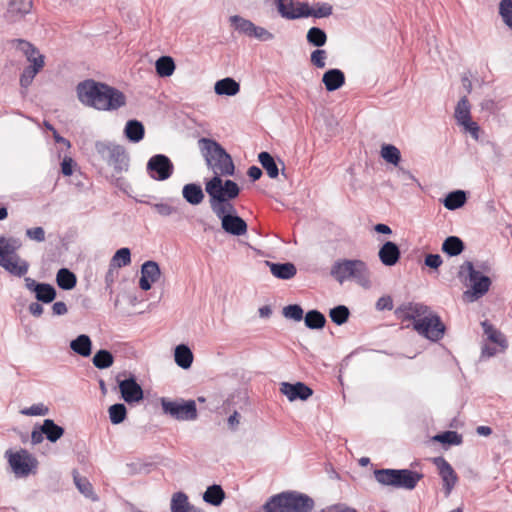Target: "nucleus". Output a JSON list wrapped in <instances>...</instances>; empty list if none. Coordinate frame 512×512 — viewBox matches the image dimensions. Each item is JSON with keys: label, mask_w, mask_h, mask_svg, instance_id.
I'll list each match as a JSON object with an SVG mask.
<instances>
[{"label": "nucleus", "mask_w": 512, "mask_h": 512, "mask_svg": "<svg viewBox=\"0 0 512 512\" xmlns=\"http://www.w3.org/2000/svg\"><path fill=\"white\" fill-rule=\"evenodd\" d=\"M79 101L99 111H114L126 105V96L120 90L93 79L76 86Z\"/></svg>", "instance_id": "nucleus-1"}, {"label": "nucleus", "mask_w": 512, "mask_h": 512, "mask_svg": "<svg viewBox=\"0 0 512 512\" xmlns=\"http://www.w3.org/2000/svg\"><path fill=\"white\" fill-rule=\"evenodd\" d=\"M205 191L209 196V205L212 212L222 221L225 216L237 213L231 200L240 194V187L232 180L223 181L222 178L212 177L205 183Z\"/></svg>", "instance_id": "nucleus-2"}, {"label": "nucleus", "mask_w": 512, "mask_h": 512, "mask_svg": "<svg viewBox=\"0 0 512 512\" xmlns=\"http://www.w3.org/2000/svg\"><path fill=\"white\" fill-rule=\"evenodd\" d=\"M198 145L206 165L214 173L213 177L221 178L234 175L235 166L232 157L218 142L209 138H201L198 140Z\"/></svg>", "instance_id": "nucleus-3"}, {"label": "nucleus", "mask_w": 512, "mask_h": 512, "mask_svg": "<svg viewBox=\"0 0 512 512\" xmlns=\"http://www.w3.org/2000/svg\"><path fill=\"white\" fill-rule=\"evenodd\" d=\"M314 500L297 491H287L268 499L263 508L265 512H311Z\"/></svg>", "instance_id": "nucleus-4"}, {"label": "nucleus", "mask_w": 512, "mask_h": 512, "mask_svg": "<svg viewBox=\"0 0 512 512\" xmlns=\"http://www.w3.org/2000/svg\"><path fill=\"white\" fill-rule=\"evenodd\" d=\"M330 274L340 284L348 279L355 280L359 285L368 287L370 274L366 263L358 259H342L334 262Z\"/></svg>", "instance_id": "nucleus-5"}, {"label": "nucleus", "mask_w": 512, "mask_h": 512, "mask_svg": "<svg viewBox=\"0 0 512 512\" xmlns=\"http://www.w3.org/2000/svg\"><path fill=\"white\" fill-rule=\"evenodd\" d=\"M20 246L14 238L0 237V266L17 277L24 276L29 269L28 262L17 254Z\"/></svg>", "instance_id": "nucleus-6"}, {"label": "nucleus", "mask_w": 512, "mask_h": 512, "mask_svg": "<svg viewBox=\"0 0 512 512\" xmlns=\"http://www.w3.org/2000/svg\"><path fill=\"white\" fill-rule=\"evenodd\" d=\"M374 477L383 486L413 490L423 478V474L409 469H378Z\"/></svg>", "instance_id": "nucleus-7"}, {"label": "nucleus", "mask_w": 512, "mask_h": 512, "mask_svg": "<svg viewBox=\"0 0 512 512\" xmlns=\"http://www.w3.org/2000/svg\"><path fill=\"white\" fill-rule=\"evenodd\" d=\"M458 276L469 282L470 289L464 292V297L475 301L484 296L491 286V280L476 270L471 261H465L459 268Z\"/></svg>", "instance_id": "nucleus-8"}, {"label": "nucleus", "mask_w": 512, "mask_h": 512, "mask_svg": "<svg viewBox=\"0 0 512 512\" xmlns=\"http://www.w3.org/2000/svg\"><path fill=\"white\" fill-rule=\"evenodd\" d=\"M95 150L99 158L113 167L117 174L128 170L129 157L123 146L106 141H97Z\"/></svg>", "instance_id": "nucleus-9"}, {"label": "nucleus", "mask_w": 512, "mask_h": 512, "mask_svg": "<svg viewBox=\"0 0 512 512\" xmlns=\"http://www.w3.org/2000/svg\"><path fill=\"white\" fill-rule=\"evenodd\" d=\"M161 407L165 414L178 421H193L198 417L194 400L162 398Z\"/></svg>", "instance_id": "nucleus-10"}, {"label": "nucleus", "mask_w": 512, "mask_h": 512, "mask_svg": "<svg viewBox=\"0 0 512 512\" xmlns=\"http://www.w3.org/2000/svg\"><path fill=\"white\" fill-rule=\"evenodd\" d=\"M413 329L421 336L431 340L438 341L443 338L445 325L440 317L433 311L417 323H413Z\"/></svg>", "instance_id": "nucleus-11"}, {"label": "nucleus", "mask_w": 512, "mask_h": 512, "mask_svg": "<svg viewBox=\"0 0 512 512\" xmlns=\"http://www.w3.org/2000/svg\"><path fill=\"white\" fill-rule=\"evenodd\" d=\"M9 465L18 477H26L37 467V460L26 450L6 452Z\"/></svg>", "instance_id": "nucleus-12"}, {"label": "nucleus", "mask_w": 512, "mask_h": 512, "mask_svg": "<svg viewBox=\"0 0 512 512\" xmlns=\"http://www.w3.org/2000/svg\"><path fill=\"white\" fill-rule=\"evenodd\" d=\"M147 172L152 179L165 181L172 176L174 165L166 155L156 154L148 160Z\"/></svg>", "instance_id": "nucleus-13"}, {"label": "nucleus", "mask_w": 512, "mask_h": 512, "mask_svg": "<svg viewBox=\"0 0 512 512\" xmlns=\"http://www.w3.org/2000/svg\"><path fill=\"white\" fill-rule=\"evenodd\" d=\"M121 397L126 403H136L143 399V389L136 382L134 376L128 379L120 380V374L116 377Z\"/></svg>", "instance_id": "nucleus-14"}, {"label": "nucleus", "mask_w": 512, "mask_h": 512, "mask_svg": "<svg viewBox=\"0 0 512 512\" xmlns=\"http://www.w3.org/2000/svg\"><path fill=\"white\" fill-rule=\"evenodd\" d=\"M432 310L421 303H407L399 306L395 310V315L403 320H413V323H417L420 319L425 318L430 314Z\"/></svg>", "instance_id": "nucleus-15"}, {"label": "nucleus", "mask_w": 512, "mask_h": 512, "mask_svg": "<svg viewBox=\"0 0 512 512\" xmlns=\"http://www.w3.org/2000/svg\"><path fill=\"white\" fill-rule=\"evenodd\" d=\"M433 463L437 467L443 481L445 495L449 496L458 481V476L452 466L443 457L434 458Z\"/></svg>", "instance_id": "nucleus-16"}, {"label": "nucleus", "mask_w": 512, "mask_h": 512, "mask_svg": "<svg viewBox=\"0 0 512 512\" xmlns=\"http://www.w3.org/2000/svg\"><path fill=\"white\" fill-rule=\"evenodd\" d=\"M278 13L281 17L289 20L311 17V6L307 2H296L295 9H288L284 0H275Z\"/></svg>", "instance_id": "nucleus-17"}, {"label": "nucleus", "mask_w": 512, "mask_h": 512, "mask_svg": "<svg viewBox=\"0 0 512 512\" xmlns=\"http://www.w3.org/2000/svg\"><path fill=\"white\" fill-rule=\"evenodd\" d=\"M161 277V270L157 262L149 260L141 266V277L139 280V287L148 291L151 289L152 284L158 282Z\"/></svg>", "instance_id": "nucleus-18"}, {"label": "nucleus", "mask_w": 512, "mask_h": 512, "mask_svg": "<svg viewBox=\"0 0 512 512\" xmlns=\"http://www.w3.org/2000/svg\"><path fill=\"white\" fill-rule=\"evenodd\" d=\"M280 391L289 401H295L297 399L305 401L313 394V390L302 382L295 384L283 382Z\"/></svg>", "instance_id": "nucleus-19"}, {"label": "nucleus", "mask_w": 512, "mask_h": 512, "mask_svg": "<svg viewBox=\"0 0 512 512\" xmlns=\"http://www.w3.org/2000/svg\"><path fill=\"white\" fill-rule=\"evenodd\" d=\"M222 229L231 235L242 236L247 232V223L237 215L225 216L221 221Z\"/></svg>", "instance_id": "nucleus-20"}, {"label": "nucleus", "mask_w": 512, "mask_h": 512, "mask_svg": "<svg viewBox=\"0 0 512 512\" xmlns=\"http://www.w3.org/2000/svg\"><path fill=\"white\" fill-rule=\"evenodd\" d=\"M11 44L27 58L30 64H35L39 58L44 60V55L32 43L26 40L14 39L11 41Z\"/></svg>", "instance_id": "nucleus-21"}, {"label": "nucleus", "mask_w": 512, "mask_h": 512, "mask_svg": "<svg viewBox=\"0 0 512 512\" xmlns=\"http://www.w3.org/2000/svg\"><path fill=\"white\" fill-rule=\"evenodd\" d=\"M378 256L382 264L385 266H393L400 258L399 247L394 242L387 241L379 249Z\"/></svg>", "instance_id": "nucleus-22"}, {"label": "nucleus", "mask_w": 512, "mask_h": 512, "mask_svg": "<svg viewBox=\"0 0 512 512\" xmlns=\"http://www.w3.org/2000/svg\"><path fill=\"white\" fill-rule=\"evenodd\" d=\"M481 326L483 328L484 334L487 337V340L497 344L500 347V351H505L508 348V341L500 330L495 328L487 320L482 321Z\"/></svg>", "instance_id": "nucleus-23"}, {"label": "nucleus", "mask_w": 512, "mask_h": 512, "mask_svg": "<svg viewBox=\"0 0 512 512\" xmlns=\"http://www.w3.org/2000/svg\"><path fill=\"white\" fill-rule=\"evenodd\" d=\"M322 82L327 91H335L344 85L345 75L340 69H330L323 74Z\"/></svg>", "instance_id": "nucleus-24"}, {"label": "nucleus", "mask_w": 512, "mask_h": 512, "mask_svg": "<svg viewBox=\"0 0 512 512\" xmlns=\"http://www.w3.org/2000/svg\"><path fill=\"white\" fill-rule=\"evenodd\" d=\"M266 264L270 268L271 274L279 279L288 280L293 278L297 273V269L293 263H273L266 261Z\"/></svg>", "instance_id": "nucleus-25"}, {"label": "nucleus", "mask_w": 512, "mask_h": 512, "mask_svg": "<svg viewBox=\"0 0 512 512\" xmlns=\"http://www.w3.org/2000/svg\"><path fill=\"white\" fill-rule=\"evenodd\" d=\"M171 512H204L191 505L188 497L183 492L174 493L171 499Z\"/></svg>", "instance_id": "nucleus-26"}, {"label": "nucleus", "mask_w": 512, "mask_h": 512, "mask_svg": "<svg viewBox=\"0 0 512 512\" xmlns=\"http://www.w3.org/2000/svg\"><path fill=\"white\" fill-rule=\"evenodd\" d=\"M31 8L32 0H11L7 15L11 21H16L18 17L29 13Z\"/></svg>", "instance_id": "nucleus-27"}, {"label": "nucleus", "mask_w": 512, "mask_h": 512, "mask_svg": "<svg viewBox=\"0 0 512 512\" xmlns=\"http://www.w3.org/2000/svg\"><path fill=\"white\" fill-rule=\"evenodd\" d=\"M183 198L191 205H199L204 199V193L200 185L189 183L183 186Z\"/></svg>", "instance_id": "nucleus-28"}, {"label": "nucleus", "mask_w": 512, "mask_h": 512, "mask_svg": "<svg viewBox=\"0 0 512 512\" xmlns=\"http://www.w3.org/2000/svg\"><path fill=\"white\" fill-rule=\"evenodd\" d=\"M214 90L217 95L234 96L240 91V85L233 78L227 77L217 81Z\"/></svg>", "instance_id": "nucleus-29"}, {"label": "nucleus", "mask_w": 512, "mask_h": 512, "mask_svg": "<svg viewBox=\"0 0 512 512\" xmlns=\"http://www.w3.org/2000/svg\"><path fill=\"white\" fill-rule=\"evenodd\" d=\"M72 351L82 357H88L92 351V341L88 335L81 334L70 342Z\"/></svg>", "instance_id": "nucleus-30"}, {"label": "nucleus", "mask_w": 512, "mask_h": 512, "mask_svg": "<svg viewBox=\"0 0 512 512\" xmlns=\"http://www.w3.org/2000/svg\"><path fill=\"white\" fill-rule=\"evenodd\" d=\"M175 362L176 364L183 368L188 369L191 367L193 362V353L190 348L184 344L178 345L175 348Z\"/></svg>", "instance_id": "nucleus-31"}, {"label": "nucleus", "mask_w": 512, "mask_h": 512, "mask_svg": "<svg viewBox=\"0 0 512 512\" xmlns=\"http://www.w3.org/2000/svg\"><path fill=\"white\" fill-rule=\"evenodd\" d=\"M44 65L45 61L39 58L38 62L27 66L20 76V85L27 88L32 83L34 77L42 70Z\"/></svg>", "instance_id": "nucleus-32"}, {"label": "nucleus", "mask_w": 512, "mask_h": 512, "mask_svg": "<svg viewBox=\"0 0 512 512\" xmlns=\"http://www.w3.org/2000/svg\"><path fill=\"white\" fill-rule=\"evenodd\" d=\"M464 248L463 241L457 236H449L442 243V251L451 257L460 255Z\"/></svg>", "instance_id": "nucleus-33"}, {"label": "nucleus", "mask_w": 512, "mask_h": 512, "mask_svg": "<svg viewBox=\"0 0 512 512\" xmlns=\"http://www.w3.org/2000/svg\"><path fill=\"white\" fill-rule=\"evenodd\" d=\"M41 431L50 442H56L64 434V429L55 424V422L51 419L44 420L41 426Z\"/></svg>", "instance_id": "nucleus-34"}, {"label": "nucleus", "mask_w": 512, "mask_h": 512, "mask_svg": "<svg viewBox=\"0 0 512 512\" xmlns=\"http://www.w3.org/2000/svg\"><path fill=\"white\" fill-rule=\"evenodd\" d=\"M57 285L63 290H71L76 286L77 279L74 273L67 268H61L56 275Z\"/></svg>", "instance_id": "nucleus-35"}, {"label": "nucleus", "mask_w": 512, "mask_h": 512, "mask_svg": "<svg viewBox=\"0 0 512 512\" xmlns=\"http://www.w3.org/2000/svg\"><path fill=\"white\" fill-rule=\"evenodd\" d=\"M125 135L132 142H139L144 137V126L137 120H129L125 126Z\"/></svg>", "instance_id": "nucleus-36"}, {"label": "nucleus", "mask_w": 512, "mask_h": 512, "mask_svg": "<svg viewBox=\"0 0 512 512\" xmlns=\"http://www.w3.org/2000/svg\"><path fill=\"white\" fill-rule=\"evenodd\" d=\"M73 479L77 489L82 493L85 497L90 498L92 500H97V496L93 491V486L89 482V480L85 477H81L77 471L73 472Z\"/></svg>", "instance_id": "nucleus-37"}, {"label": "nucleus", "mask_w": 512, "mask_h": 512, "mask_svg": "<svg viewBox=\"0 0 512 512\" xmlns=\"http://www.w3.org/2000/svg\"><path fill=\"white\" fill-rule=\"evenodd\" d=\"M466 202V194L462 190H457L454 192L449 193L444 201L443 204L445 208L448 210H456L460 207H462Z\"/></svg>", "instance_id": "nucleus-38"}, {"label": "nucleus", "mask_w": 512, "mask_h": 512, "mask_svg": "<svg viewBox=\"0 0 512 512\" xmlns=\"http://www.w3.org/2000/svg\"><path fill=\"white\" fill-rule=\"evenodd\" d=\"M155 68L160 77H169L175 71V63L170 56H162L156 61Z\"/></svg>", "instance_id": "nucleus-39"}, {"label": "nucleus", "mask_w": 512, "mask_h": 512, "mask_svg": "<svg viewBox=\"0 0 512 512\" xmlns=\"http://www.w3.org/2000/svg\"><path fill=\"white\" fill-rule=\"evenodd\" d=\"M258 160L262 167L266 170L268 176L272 179L278 177L279 169L274 158L268 152H261Z\"/></svg>", "instance_id": "nucleus-40"}, {"label": "nucleus", "mask_w": 512, "mask_h": 512, "mask_svg": "<svg viewBox=\"0 0 512 512\" xmlns=\"http://www.w3.org/2000/svg\"><path fill=\"white\" fill-rule=\"evenodd\" d=\"M224 497L225 493L219 485H212L208 487L203 495L204 501L214 506L220 505L224 500Z\"/></svg>", "instance_id": "nucleus-41"}, {"label": "nucleus", "mask_w": 512, "mask_h": 512, "mask_svg": "<svg viewBox=\"0 0 512 512\" xmlns=\"http://www.w3.org/2000/svg\"><path fill=\"white\" fill-rule=\"evenodd\" d=\"M381 157L390 164L398 165L401 160L400 150L392 144H384L380 150Z\"/></svg>", "instance_id": "nucleus-42"}, {"label": "nucleus", "mask_w": 512, "mask_h": 512, "mask_svg": "<svg viewBox=\"0 0 512 512\" xmlns=\"http://www.w3.org/2000/svg\"><path fill=\"white\" fill-rule=\"evenodd\" d=\"M92 362L98 369H107L113 365L114 357L110 351L101 349L95 353Z\"/></svg>", "instance_id": "nucleus-43"}, {"label": "nucleus", "mask_w": 512, "mask_h": 512, "mask_svg": "<svg viewBox=\"0 0 512 512\" xmlns=\"http://www.w3.org/2000/svg\"><path fill=\"white\" fill-rule=\"evenodd\" d=\"M470 103L466 96L462 97L455 108V118L458 124H464L465 121L471 119Z\"/></svg>", "instance_id": "nucleus-44"}, {"label": "nucleus", "mask_w": 512, "mask_h": 512, "mask_svg": "<svg viewBox=\"0 0 512 512\" xmlns=\"http://www.w3.org/2000/svg\"><path fill=\"white\" fill-rule=\"evenodd\" d=\"M304 321L305 325L310 329H321L326 323V318L321 312L311 310L306 313Z\"/></svg>", "instance_id": "nucleus-45"}, {"label": "nucleus", "mask_w": 512, "mask_h": 512, "mask_svg": "<svg viewBox=\"0 0 512 512\" xmlns=\"http://www.w3.org/2000/svg\"><path fill=\"white\" fill-rule=\"evenodd\" d=\"M307 42L316 47H322L327 42V35L324 30L318 27H312L306 35Z\"/></svg>", "instance_id": "nucleus-46"}, {"label": "nucleus", "mask_w": 512, "mask_h": 512, "mask_svg": "<svg viewBox=\"0 0 512 512\" xmlns=\"http://www.w3.org/2000/svg\"><path fill=\"white\" fill-rule=\"evenodd\" d=\"M39 288L37 289L35 296L38 301L44 302V303H50L52 302L56 297V290L55 288L47 283H41Z\"/></svg>", "instance_id": "nucleus-47"}, {"label": "nucleus", "mask_w": 512, "mask_h": 512, "mask_svg": "<svg viewBox=\"0 0 512 512\" xmlns=\"http://www.w3.org/2000/svg\"><path fill=\"white\" fill-rule=\"evenodd\" d=\"M230 22L237 31L250 37L254 26L253 22L238 15L231 16Z\"/></svg>", "instance_id": "nucleus-48"}, {"label": "nucleus", "mask_w": 512, "mask_h": 512, "mask_svg": "<svg viewBox=\"0 0 512 512\" xmlns=\"http://www.w3.org/2000/svg\"><path fill=\"white\" fill-rule=\"evenodd\" d=\"M109 418L112 424L122 423L127 415V410L124 404L117 403L113 404L108 409Z\"/></svg>", "instance_id": "nucleus-49"}, {"label": "nucleus", "mask_w": 512, "mask_h": 512, "mask_svg": "<svg viewBox=\"0 0 512 512\" xmlns=\"http://www.w3.org/2000/svg\"><path fill=\"white\" fill-rule=\"evenodd\" d=\"M350 315L349 309L344 305H339L330 310L329 316L337 325H342L347 322Z\"/></svg>", "instance_id": "nucleus-50"}, {"label": "nucleus", "mask_w": 512, "mask_h": 512, "mask_svg": "<svg viewBox=\"0 0 512 512\" xmlns=\"http://www.w3.org/2000/svg\"><path fill=\"white\" fill-rule=\"evenodd\" d=\"M131 263V252L129 248H121L116 251L112 257L110 264L116 268L127 266Z\"/></svg>", "instance_id": "nucleus-51"}, {"label": "nucleus", "mask_w": 512, "mask_h": 512, "mask_svg": "<svg viewBox=\"0 0 512 512\" xmlns=\"http://www.w3.org/2000/svg\"><path fill=\"white\" fill-rule=\"evenodd\" d=\"M311 17L326 18L332 15L333 7L326 2H317L311 7Z\"/></svg>", "instance_id": "nucleus-52"}, {"label": "nucleus", "mask_w": 512, "mask_h": 512, "mask_svg": "<svg viewBox=\"0 0 512 512\" xmlns=\"http://www.w3.org/2000/svg\"><path fill=\"white\" fill-rule=\"evenodd\" d=\"M434 440L443 444L459 445L462 443V436L456 431H446L436 435Z\"/></svg>", "instance_id": "nucleus-53"}, {"label": "nucleus", "mask_w": 512, "mask_h": 512, "mask_svg": "<svg viewBox=\"0 0 512 512\" xmlns=\"http://www.w3.org/2000/svg\"><path fill=\"white\" fill-rule=\"evenodd\" d=\"M499 14L504 23L512 30V0H502L500 2Z\"/></svg>", "instance_id": "nucleus-54"}, {"label": "nucleus", "mask_w": 512, "mask_h": 512, "mask_svg": "<svg viewBox=\"0 0 512 512\" xmlns=\"http://www.w3.org/2000/svg\"><path fill=\"white\" fill-rule=\"evenodd\" d=\"M283 315L286 318L301 321L303 318V309L297 304L288 305L283 308Z\"/></svg>", "instance_id": "nucleus-55"}, {"label": "nucleus", "mask_w": 512, "mask_h": 512, "mask_svg": "<svg viewBox=\"0 0 512 512\" xmlns=\"http://www.w3.org/2000/svg\"><path fill=\"white\" fill-rule=\"evenodd\" d=\"M250 37L256 38L259 41L266 42L273 40L274 34L265 29L264 27L256 26L254 24Z\"/></svg>", "instance_id": "nucleus-56"}, {"label": "nucleus", "mask_w": 512, "mask_h": 512, "mask_svg": "<svg viewBox=\"0 0 512 512\" xmlns=\"http://www.w3.org/2000/svg\"><path fill=\"white\" fill-rule=\"evenodd\" d=\"M327 52L323 49H316L311 53L310 61L317 68L326 66Z\"/></svg>", "instance_id": "nucleus-57"}, {"label": "nucleus", "mask_w": 512, "mask_h": 512, "mask_svg": "<svg viewBox=\"0 0 512 512\" xmlns=\"http://www.w3.org/2000/svg\"><path fill=\"white\" fill-rule=\"evenodd\" d=\"M49 412V409L44 404H34L29 408L23 409L21 413L27 416H45Z\"/></svg>", "instance_id": "nucleus-58"}, {"label": "nucleus", "mask_w": 512, "mask_h": 512, "mask_svg": "<svg viewBox=\"0 0 512 512\" xmlns=\"http://www.w3.org/2000/svg\"><path fill=\"white\" fill-rule=\"evenodd\" d=\"M153 209L161 216L167 217L177 212V209L168 203H155Z\"/></svg>", "instance_id": "nucleus-59"}, {"label": "nucleus", "mask_w": 512, "mask_h": 512, "mask_svg": "<svg viewBox=\"0 0 512 512\" xmlns=\"http://www.w3.org/2000/svg\"><path fill=\"white\" fill-rule=\"evenodd\" d=\"M26 235L31 240L43 242L45 240V231L42 227H34L26 230Z\"/></svg>", "instance_id": "nucleus-60"}, {"label": "nucleus", "mask_w": 512, "mask_h": 512, "mask_svg": "<svg viewBox=\"0 0 512 512\" xmlns=\"http://www.w3.org/2000/svg\"><path fill=\"white\" fill-rule=\"evenodd\" d=\"M425 265L432 268V269H438L442 263V257L439 254H428L425 257Z\"/></svg>", "instance_id": "nucleus-61"}, {"label": "nucleus", "mask_w": 512, "mask_h": 512, "mask_svg": "<svg viewBox=\"0 0 512 512\" xmlns=\"http://www.w3.org/2000/svg\"><path fill=\"white\" fill-rule=\"evenodd\" d=\"M376 309L379 311L392 310L393 300L390 296H382L376 302Z\"/></svg>", "instance_id": "nucleus-62"}, {"label": "nucleus", "mask_w": 512, "mask_h": 512, "mask_svg": "<svg viewBox=\"0 0 512 512\" xmlns=\"http://www.w3.org/2000/svg\"><path fill=\"white\" fill-rule=\"evenodd\" d=\"M118 276V268L109 264V269L105 275V283L107 288H111Z\"/></svg>", "instance_id": "nucleus-63"}, {"label": "nucleus", "mask_w": 512, "mask_h": 512, "mask_svg": "<svg viewBox=\"0 0 512 512\" xmlns=\"http://www.w3.org/2000/svg\"><path fill=\"white\" fill-rule=\"evenodd\" d=\"M322 512H357V511H356V509L349 507L346 504L339 503V504H335V505L326 507L325 509L322 510Z\"/></svg>", "instance_id": "nucleus-64"}]
</instances>
